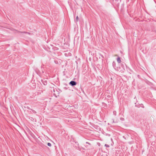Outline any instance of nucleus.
Listing matches in <instances>:
<instances>
[{
  "instance_id": "nucleus-1",
  "label": "nucleus",
  "mask_w": 156,
  "mask_h": 156,
  "mask_svg": "<svg viewBox=\"0 0 156 156\" xmlns=\"http://www.w3.org/2000/svg\"><path fill=\"white\" fill-rule=\"evenodd\" d=\"M46 144L47 143L46 142H44V144L40 143V147H41L43 149H45L47 147L46 146Z\"/></svg>"
},
{
  "instance_id": "nucleus-2",
  "label": "nucleus",
  "mask_w": 156,
  "mask_h": 156,
  "mask_svg": "<svg viewBox=\"0 0 156 156\" xmlns=\"http://www.w3.org/2000/svg\"><path fill=\"white\" fill-rule=\"evenodd\" d=\"M76 82L74 81H71L69 83V84L72 86L76 85Z\"/></svg>"
},
{
  "instance_id": "nucleus-3",
  "label": "nucleus",
  "mask_w": 156,
  "mask_h": 156,
  "mask_svg": "<svg viewBox=\"0 0 156 156\" xmlns=\"http://www.w3.org/2000/svg\"><path fill=\"white\" fill-rule=\"evenodd\" d=\"M41 81L44 85H47V81H46V80L44 81L43 80H41Z\"/></svg>"
},
{
  "instance_id": "nucleus-4",
  "label": "nucleus",
  "mask_w": 156,
  "mask_h": 156,
  "mask_svg": "<svg viewBox=\"0 0 156 156\" xmlns=\"http://www.w3.org/2000/svg\"><path fill=\"white\" fill-rule=\"evenodd\" d=\"M117 60L118 62L119 63H120L121 62V60L120 58L119 57L117 58Z\"/></svg>"
},
{
  "instance_id": "nucleus-5",
  "label": "nucleus",
  "mask_w": 156,
  "mask_h": 156,
  "mask_svg": "<svg viewBox=\"0 0 156 156\" xmlns=\"http://www.w3.org/2000/svg\"><path fill=\"white\" fill-rule=\"evenodd\" d=\"M115 65H116V64H115V62H113L112 63V66H113V67H114V68H115Z\"/></svg>"
},
{
  "instance_id": "nucleus-6",
  "label": "nucleus",
  "mask_w": 156,
  "mask_h": 156,
  "mask_svg": "<svg viewBox=\"0 0 156 156\" xmlns=\"http://www.w3.org/2000/svg\"><path fill=\"white\" fill-rule=\"evenodd\" d=\"M47 145L49 147H51V144L50 143H48L47 144Z\"/></svg>"
},
{
  "instance_id": "nucleus-7",
  "label": "nucleus",
  "mask_w": 156,
  "mask_h": 156,
  "mask_svg": "<svg viewBox=\"0 0 156 156\" xmlns=\"http://www.w3.org/2000/svg\"><path fill=\"white\" fill-rule=\"evenodd\" d=\"M78 20H79L78 17L77 16L76 17V21H78Z\"/></svg>"
},
{
  "instance_id": "nucleus-8",
  "label": "nucleus",
  "mask_w": 156,
  "mask_h": 156,
  "mask_svg": "<svg viewBox=\"0 0 156 156\" xmlns=\"http://www.w3.org/2000/svg\"><path fill=\"white\" fill-rule=\"evenodd\" d=\"M105 146H106V147H109V146L107 144H105Z\"/></svg>"
},
{
  "instance_id": "nucleus-9",
  "label": "nucleus",
  "mask_w": 156,
  "mask_h": 156,
  "mask_svg": "<svg viewBox=\"0 0 156 156\" xmlns=\"http://www.w3.org/2000/svg\"><path fill=\"white\" fill-rule=\"evenodd\" d=\"M120 119H121V120H122V121H124V119L123 118H120Z\"/></svg>"
},
{
  "instance_id": "nucleus-10",
  "label": "nucleus",
  "mask_w": 156,
  "mask_h": 156,
  "mask_svg": "<svg viewBox=\"0 0 156 156\" xmlns=\"http://www.w3.org/2000/svg\"><path fill=\"white\" fill-rule=\"evenodd\" d=\"M86 143L87 144H89V145L90 144L88 142H86Z\"/></svg>"
},
{
  "instance_id": "nucleus-11",
  "label": "nucleus",
  "mask_w": 156,
  "mask_h": 156,
  "mask_svg": "<svg viewBox=\"0 0 156 156\" xmlns=\"http://www.w3.org/2000/svg\"><path fill=\"white\" fill-rule=\"evenodd\" d=\"M115 112H113V113H114V114H115Z\"/></svg>"
},
{
  "instance_id": "nucleus-12",
  "label": "nucleus",
  "mask_w": 156,
  "mask_h": 156,
  "mask_svg": "<svg viewBox=\"0 0 156 156\" xmlns=\"http://www.w3.org/2000/svg\"><path fill=\"white\" fill-rule=\"evenodd\" d=\"M41 91H42V92H43V90L42 91V90H41Z\"/></svg>"
},
{
  "instance_id": "nucleus-13",
  "label": "nucleus",
  "mask_w": 156,
  "mask_h": 156,
  "mask_svg": "<svg viewBox=\"0 0 156 156\" xmlns=\"http://www.w3.org/2000/svg\"><path fill=\"white\" fill-rule=\"evenodd\" d=\"M53 91H54V92H55V90H53Z\"/></svg>"
}]
</instances>
